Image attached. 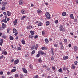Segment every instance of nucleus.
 Listing matches in <instances>:
<instances>
[{
  "instance_id": "1",
  "label": "nucleus",
  "mask_w": 78,
  "mask_h": 78,
  "mask_svg": "<svg viewBox=\"0 0 78 78\" xmlns=\"http://www.w3.org/2000/svg\"><path fill=\"white\" fill-rule=\"evenodd\" d=\"M46 18L47 19H51V17H50V13H48V12H47L45 14Z\"/></svg>"
},
{
  "instance_id": "2",
  "label": "nucleus",
  "mask_w": 78,
  "mask_h": 78,
  "mask_svg": "<svg viewBox=\"0 0 78 78\" xmlns=\"http://www.w3.org/2000/svg\"><path fill=\"white\" fill-rule=\"evenodd\" d=\"M7 3L8 2H2L1 3V5L2 6H6Z\"/></svg>"
},
{
  "instance_id": "3",
  "label": "nucleus",
  "mask_w": 78,
  "mask_h": 78,
  "mask_svg": "<svg viewBox=\"0 0 78 78\" xmlns=\"http://www.w3.org/2000/svg\"><path fill=\"white\" fill-rule=\"evenodd\" d=\"M63 28V26H62V25H60L59 27L60 30V31H63V29H62Z\"/></svg>"
},
{
  "instance_id": "4",
  "label": "nucleus",
  "mask_w": 78,
  "mask_h": 78,
  "mask_svg": "<svg viewBox=\"0 0 78 78\" xmlns=\"http://www.w3.org/2000/svg\"><path fill=\"white\" fill-rule=\"evenodd\" d=\"M38 53H39V54H41V55H45V53H44V52H43V51H38Z\"/></svg>"
},
{
  "instance_id": "5",
  "label": "nucleus",
  "mask_w": 78,
  "mask_h": 78,
  "mask_svg": "<svg viewBox=\"0 0 78 78\" xmlns=\"http://www.w3.org/2000/svg\"><path fill=\"white\" fill-rule=\"evenodd\" d=\"M19 62V61L18 59L16 60L14 62V64L15 65H16L17 64H18Z\"/></svg>"
},
{
  "instance_id": "6",
  "label": "nucleus",
  "mask_w": 78,
  "mask_h": 78,
  "mask_svg": "<svg viewBox=\"0 0 78 78\" xmlns=\"http://www.w3.org/2000/svg\"><path fill=\"white\" fill-rule=\"evenodd\" d=\"M22 69L23 72H24L25 73H27V69L25 68H23Z\"/></svg>"
},
{
  "instance_id": "7",
  "label": "nucleus",
  "mask_w": 78,
  "mask_h": 78,
  "mask_svg": "<svg viewBox=\"0 0 78 78\" xmlns=\"http://www.w3.org/2000/svg\"><path fill=\"white\" fill-rule=\"evenodd\" d=\"M20 5H22L23 4V1L22 0H20L19 2Z\"/></svg>"
},
{
  "instance_id": "8",
  "label": "nucleus",
  "mask_w": 78,
  "mask_h": 78,
  "mask_svg": "<svg viewBox=\"0 0 78 78\" xmlns=\"http://www.w3.org/2000/svg\"><path fill=\"white\" fill-rule=\"evenodd\" d=\"M7 14L8 16H11V13L9 12V11H8L7 12Z\"/></svg>"
},
{
  "instance_id": "9",
  "label": "nucleus",
  "mask_w": 78,
  "mask_h": 78,
  "mask_svg": "<svg viewBox=\"0 0 78 78\" xmlns=\"http://www.w3.org/2000/svg\"><path fill=\"white\" fill-rule=\"evenodd\" d=\"M13 23L14 25H16V24H17V19H16L15 20L13 21Z\"/></svg>"
},
{
  "instance_id": "10",
  "label": "nucleus",
  "mask_w": 78,
  "mask_h": 78,
  "mask_svg": "<svg viewBox=\"0 0 78 78\" xmlns=\"http://www.w3.org/2000/svg\"><path fill=\"white\" fill-rule=\"evenodd\" d=\"M69 58V57L68 56H65L63 57V58L64 60H66V59H68Z\"/></svg>"
},
{
  "instance_id": "11",
  "label": "nucleus",
  "mask_w": 78,
  "mask_h": 78,
  "mask_svg": "<svg viewBox=\"0 0 78 78\" xmlns=\"http://www.w3.org/2000/svg\"><path fill=\"white\" fill-rule=\"evenodd\" d=\"M6 25L4 23H2V28H6Z\"/></svg>"
},
{
  "instance_id": "12",
  "label": "nucleus",
  "mask_w": 78,
  "mask_h": 78,
  "mask_svg": "<svg viewBox=\"0 0 78 78\" xmlns=\"http://www.w3.org/2000/svg\"><path fill=\"white\" fill-rule=\"evenodd\" d=\"M70 17L71 19H74V17H73V14H70Z\"/></svg>"
},
{
  "instance_id": "13",
  "label": "nucleus",
  "mask_w": 78,
  "mask_h": 78,
  "mask_svg": "<svg viewBox=\"0 0 78 78\" xmlns=\"http://www.w3.org/2000/svg\"><path fill=\"white\" fill-rule=\"evenodd\" d=\"M44 41L46 43V44H48L49 42V41H48V40L47 39V38H46L45 39Z\"/></svg>"
},
{
  "instance_id": "14",
  "label": "nucleus",
  "mask_w": 78,
  "mask_h": 78,
  "mask_svg": "<svg viewBox=\"0 0 78 78\" xmlns=\"http://www.w3.org/2000/svg\"><path fill=\"white\" fill-rule=\"evenodd\" d=\"M26 17H27V16H23V17L21 18V19L22 20H24V19H25V18H26Z\"/></svg>"
},
{
  "instance_id": "15",
  "label": "nucleus",
  "mask_w": 78,
  "mask_h": 78,
  "mask_svg": "<svg viewBox=\"0 0 78 78\" xmlns=\"http://www.w3.org/2000/svg\"><path fill=\"white\" fill-rule=\"evenodd\" d=\"M17 32V30L16 29L14 28L13 30V33H15Z\"/></svg>"
},
{
  "instance_id": "16",
  "label": "nucleus",
  "mask_w": 78,
  "mask_h": 78,
  "mask_svg": "<svg viewBox=\"0 0 78 78\" xmlns=\"http://www.w3.org/2000/svg\"><path fill=\"white\" fill-rule=\"evenodd\" d=\"M74 50H75L76 51H77L78 50V47L76 46H75L74 48Z\"/></svg>"
},
{
  "instance_id": "17",
  "label": "nucleus",
  "mask_w": 78,
  "mask_h": 78,
  "mask_svg": "<svg viewBox=\"0 0 78 78\" xmlns=\"http://www.w3.org/2000/svg\"><path fill=\"white\" fill-rule=\"evenodd\" d=\"M9 38L10 40H11L12 41L14 40V37H13L12 36H10Z\"/></svg>"
},
{
  "instance_id": "18",
  "label": "nucleus",
  "mask_w": 78,
  "mask_h": 78,
  "mask_svg": "<svg viewBox=\"0 0 78 78\" xmlns=\"http://www.w3.org/2000/svg\"><path fill=\"white\" fill-rule=\"evenodd\" d=\"M22 43L23 44H25V40L23 39L21 41Z\"/></svg>"
},
{
  "instance_id": "19",
  "label": "nucleus",
  "mask_w": 78,
  "mask_h": 78,
  "mask_svg": "<svg viewBox=\"0 0 78 78\" xmlns=\"http://www.w3.org/2000/svg\"><path fill=\"white\" fill-rule=\"evenodd\" d=\"M30 32L31 35H34V31L31 30Z\"/></svg>"
},
{
  "instance_id": "20",
  "label": "nucleus",
  "mask_w": 78,
  "mask_h": 78,
  "mask_svg": "<svg viewBox=\"0 0 78 78\" xmlns=\"http://www.w3.org/2000/svg\"><path fill=\"white\" fill-rule=\"evenodd\" d=\"M1 22H5V23H7V21L5 20V19L2 20Z\"/></svg>"
},
{
  "instance_id": "21",
  "label": "nucleus",
  "mask_w": 78,
  "mask_h": 78,
  "mask_svg": "<svg viewBox=\"0 0 78 78\" xmlns=\"http://www.w3.org/2000/svg\"><path fill=\"white\" fill-rule=\"evenodd\" d=\"M31 26L29 25L27 27V30H30V29H31Z\"/></svg>"
},
{
  "instance_id": "22",
  "label": "nucleus",
  "mask_w": 78,
  "mask_h": 78,
  "mask_svg": "<svg viewBox=\"0 0 78 78\" xmlns=\"http://www.w3.org/2000/svg\"><path fill=\"white\" fill-rule=\"evenodd\" d=\"M21 12L23 14H25V10H21Z\"/></svg>"
},
{
  "instance_id": "23",
  "label": "nucleus",
  "mask_w": 78,
  "mask_h": 78,
  "mask_svg": "<svg viewBox=\"0 0 78 78\" xmlns=\"http://www.w3.org/2000/svg\"><path fill=\"white\" fill-rule=\"evenodd\" d=\"M35 48H36V46L34 45L31 48V50H34V49Z\"/></svg>"
},
{
  "instance_id": "24",
  "label": "nucleus",
  "mask_w": 78,
  "mask_h": 78,
  "mask_svg": "<svg viewBox=\"0 0 78 78\" xmlns=\"http://www.w3.org/2000/svg\"><path fill=\"white\" fill-rule=\"evenodd\" d=\"M33 37H34V36L30 35L29 36V39H32Z\"/></svg>"
},
{
  "instance_id": "25",
  "label": "nucleus",
  "mask_w": 78,
  "mask_h": 78,
  "mask_svg": "<svg viewBox=\"0 0 78 78\" xmlns=\"http://www.w3.org/2000/svg\"><path fill=\"white\" fill-rule=\"evenodd\" d=\"M62 16H66V13L65 12H64L62 13Z\"/></svg>"
},
{
  "instance_id": "26",
  "label": "nucleus",
  "mask_w": 78,
  "mask_h": 78,
  "mask_svg": "<svg viewBox=\"0 0 78 78\" xmlns=\"http://www.w3.org/2000/svg\"><path fill=\"white\" fill-rule=\"evenodd\" d=\"M50 24V22L49 21H47L46 23V26H48Z\"/></svg>"
},
{
  "instance_id": "27",
  "label": "nucleus",
  "mask_w": 78,
  "mask_h": 78,
  "mask_svg": "<svg viewBox=\"0 0 78 78\" xmlns=\"http://www.w3.org/2000/svg\"><path fill=\"white\" fill-rule=\"evenodd\" d=\"M5 8H6L5 6H2V8H1V10L2 11L5 10Z\"/></svg>"
},
{
  "instance_id": "28",
  "label": "nucleus",
  "mask_w": 78,
  "mask_h": 78,
  "mask_svg": "<svg viewBox=\"0 0 78 78\" xmlns=\"http://www.w3.org/2000/svg\"><path fill=\"white\" fill-rule=\"evenodd\" d=\"M37 13H41V12H42V11H41L40 9H38L37 10Z\"/></svg>"
},
{
  "instance_id": "29",
  "label": "nucleus",
  "mask_w": 78,
  "mask_h": 78,
  "mask_svg": "<svg viewBox=\"0 0 78 78\" xmlns=\"http://www.w3.org/2000/svg\"><path fill=\"white\" fill-rule=\"evenodd\" d=\"M37 25L39 27H41V26H42V23H41V22H40Z\"/></svg>"
},
{
  "instance_id": "30",
  "label": "nucleus",
  "mask_w": 78,
  "mask_h": 78,
  "mask_svg": "<svg viewBox=\"0 0 78 78\" xmlns=\"http://www.w3.org/2000/svg\"><path fill=\"white\" fill-rule=\"evenodd\" d=\"M16 69H13L11 70V72H16Z\"/></svg>"
},
{
  "instance_id": "31",
  "label": "nucleus",
  "mask_w": 78,
  "mask_h": 78,
  "mask_svg": "<svg viewBox=\"0 0 78 78\" xmlns=\"http://www.w3.org/2000/svg\"><path fill=\"white\" fill-rule=\"evenodd\" d=\"M58 71L59 72H62V68H60L58 70Z\"/></svg>"
},
{
  "instance_id": "32",
  "label": "nucleus",
  "mask_w": 78,
  "mask_h": 78,
  "mask_svg": "<svg viewBox=\"0 0 78 78\" xmlns=\"http://www.w3.org/2000/svg\"><path fill=\"white\" fill-rule=\"evenodd\" d=\"M41 49L42 50H47V48L45 47H42Z\"/></svg>"
},
{
  "instance_id": "33",
  "label": "nucleus",
  "mask_w": 78,
  "mask_h": 78,
  "mask_svg": "<svg viewBox=\"0 0 78 78\" xmlns=\"http://www.w3.org/2000/svg\"><path fill=\"white\" fill-rule=\"evenodd\" d=\"M60 47L62 50V49H64V46H63V45H62L61 46H60Z\"/></svg>"
},
{
  "instance_id": "34",
  "label": "nucleus",
  "mask_w": 78,
  "mask_h": 78,
  "mask_svg": "<svg viewBox=\"0 0 78 78\" xmlns=\"http://www.w3.org/2000/svg\"><path fill=\"white\" fill-rule=\"evenodd\" d=\"M38 61L39 62H42L41 59V58L38 59Z\"/></svg>"
},
{
  "instance_id": "35",
  "label": "nucleus",
  "mask_w": 78,
  "mask_h": 78,
  "mask_svg": "<svg viewBox=\"0 0 78 78\" xmlns=\"http://www.w3.org/2000/svg\"><path fill=\"white\" fill-rule=\"evenodd\" d=\"M72 69H75V66L73 64L72 65Z\"/></svg>"
},
{
  "instance_id": "36",
  "label": "nucleus",
  "mask_w": 78,
  "mask_h": 78,
  "mask_svg": "<svg viewBox=\"0 0 78 78\" xmlns=\"http://www.w3.org/2000/svg\"><path fill=\"white\" fill-rule=\"evenodd\" d=\"M9 30H10V29L9 28H8L7 29V33H9Z\"/></svg>"
},
{
  "instance_id": "37",
  "label": "nucleus",
  "mask_w": 78,
  "mask_h": 78,
  "mask_svg": "<svg viewBox=\"0 0 78 78\" xmlns=\"http://www.w3.org/2000/svg\"><path fill=\"white\" fill-rule=\"evenodd\" d=\"M35 50H33L31 52V53L32 54H34V53H35Z\"/></svg>"
},
{
  "instance_id": "38",
  "label": "nucleus",
  "mask_w": 78,
  "mask_h": 78,
  "mask_svg": "<svg viewBox=\"0 0 78 78\" xmlns=\"http://www.w3.org/2000/svg\"><path fill=\"white\" fill-rule=\"evenodd\" d=\"M18 76H19L18 74H16L15 75V78H17Z\"/></svg>"
},
{
  "instance_id": "39",
  "label": "nucleus",
  "mask_w": 78,
  "mask_h": 78,
  "mask_svg": "<svg viewBox=\"0 0 78 78\" xmlns=\"http://www.w3.org/2000/svg\"><path fill=\"white\" fill-rule=\"evenodd\" d=\"M29 67L30 68V69H33V66L32 65H29Z\"/></svg>"
},
{
  "instance_id": "40",
  "label": "nucleus",
  "mask_w": 78,
  "mask_h": 78,
  "mask_svg": "<svg viewBox=\"0 0 78 78\" xmlns=\"http://www.w3.org/2000/svg\"><path fill=\"white\" fill-rule=\"evenodd\" d=\"M67 68H63V70H65V71H66L67 70Z\"/></svg>"
},
{
  "instance_id": "41",
  "label": "nucleus",
  "mask_w": 78,
  "mask_h": 78,
  "mask_svg": "<svg viewBox=\"0 0 78 78\" xmlns=\"http://www.w3.org/2000/svg\"><path fill=\"white\" fill-rule=\"evenodd\" d=\"M74 22H76L77 21V19L76 18H75L74 20Z\"/></svg>"
},
{
  "instance_id": "42",
  "label": "nucleus",
  "mask_w": 78,
  "mask_h": 78,
  "mask_svg": "<svg viewBox=\"0 0 78 78\" xmlns=\"http://www.w3.org/2000/svg\"><path fill=\"white\" fill-rule=\"evenodd\" d=\"M7 54V52L6 51H5L4 53V55H6Z\"/></svg>"
},
{
  "instance_id": "43",
  "label": "nucleus",
  "mask_w": 78,
  "mask_h": 78,
  "mask_svg": "<svg viewBox=\"0 0 78 78\" xmlns=\"http://www.w3.org/2000/svg\"><path fill=\"white\" fill-rule=\"evenodd\" d=\"M38 37V36L36 35L34 37V39H37Z\"/></svg>"
},
{
  "instance_id": "44",
  "label": "nucleus",
  "mask_w": 78,
  "mask_h": 78,
  "mask_svg": "<svg viewBox=\"0 0 78 78\" xmlns=\"http://www.w3.org/2000/svg\"><path fill=\"white\" fill-rule=\"evenodd\" d=\"M3 14L5 15V16H7V15H6V13L5 12H3Z\"/></svg>"
},
{
  "instance_id": "45",
  "label": "nucleus",
  "mask_w": 78,
  "mask_h": 78,
  "mask_svg": "<svg viewBox=\"0 0 78 78\" xmlns=\"http://www.w3.org/2000/svg\"><path fill=\"white\" fill-rule=\"evenodd\" d=\"M33 78H38V75H36L35 76H34Z\"/></svg>"
},
{
  "instance_id": "46",
  "label": "nucleus",
  "mask_w": 78,
  "mask_h": 78,
  "mask_svg": "<svg viewBox=\"0 0 78 78\" xmlns=\"http://www.w3.org/2000/svg\"><path fill=\"white\" fill-rule=\"evenodd\" d=\"M77 64H78V62L76 61L74 62L75 65H77Z\"/></svg>"
},
{
  "instance_id": "47",
  "label": "nucleus",
  "mask_w": 78,
  "mask_h": 78,
  "mask_svg": "<svg viewBox=\"0 0 78 78\" xmlns=\"http://www.w3.org/2000/svg\"><path fill=\"white\" fill-rule=\"evenodd\" d=\"M64 41L65 42H66H66H67V40L65 39H64Z\"/></svg>"
},
{
  "instance_id": "48",
  "label": "nucleus",
  "mask_w": 78,
  "mask_h": 78,
  "mask_svg": "<svg viewBox=\"0 0 78 78\" xmlns=\"http://www.w3.org/2000/svg\"><path fill=\"white\" fill-rule=\"evenodd\" d=\"M59 45L60 46H61V45H62V42H59Z\"/></svg>"
},
{
  "instance_id": "49",
  "label": "nucleus",
  "mask_w": 78,
  "mask_h": 78,
  "mask_svg": "<svg viewBox=\"0 0 78 78\" xmlns=\"http://www.w3.org/2000/svg\"><path fill=\"white\" fill-rule=\"evenodd\" d=\"M4 57V56L3 55H2L0 57V59H1L2 58H3Z\"/></svg>"
},
{
  "instance_id": "50",
  "label": "nucleus",
  "mask_w": 78,
  "mask_h": 78,
  "mask_svg": "<svg viewBox=\"0 0 78 78\" xmlns=\"http://www.w3.org/2000/svg\"><path fill=\"white\" fill-rule=\"evenodd\" d=\"M40 56V55H39V54L38 53L37 55V58H39Z\"/></svg>"
},
{
  "instance_id": "51",
  "label": "nucleus",
  "mask_w": 78,
  "mask_h": 78,
  "mask_svg": "<svg viewBox=\"0 0 78 78\" xmlns=\"http://www.w3.org/2000/svg\"><path fill=\"white\" fill-rule=\"evenodd\" d=\"M18 50H21V48L20 47H18Z\"/></svg>"
},
{
  "instance_id": "52",
  "label": "nucleus",
  "mask_w": 78,
  "mask_h": 78,
  "mask_svg": "<svg viewBox=\"0 0 78 78\" xmlns=\"http://www.w3.org/2000/svg\"><path fill=\"white\" fill-rule=\"evenodd\" d=\"M52 69L53 70H56V68H55L54 66H52Z\"/></svg>"
},
{
  "instance_id": "53",
  "label": "nucleus",
  "mask_w": 78,
  "mask_h": 78,
  "mask_svg": "<svg viewBox=\"0 0 78 78\" xmlns=\"http://www.w3.org/2000/svg\"><path fill=\"white\" fill-rule=\"evenodd\" d=\"M55 23H58V20H56Z\"/></svg>"
},
{
  "instance_id": "54",
  "label": "nucleus",
  "mask_w": 78,
  "mask_h": 78,
  "mask_svg": "<svg viewBox=\"0 0 78 78\" xmlns=\"http://www.w3.org/2000/svg\"><path fill=\"white\" fill-rule=\"evenodd\" d=\"M3 39H1L0 42H2L3 43Z\"/></svg>"
},
{
  "instance_id": "55",
  "label": "nucleus",
  "mask_w": 78,
  "mask_h": 78,
  "mask_svg": "<svg viewBox=\"0 0 78 78\" xmlns=\"http://www.w3.org/2000/svg\"><path fill=\"white\" fill-rule=\"evenodd\" d=\"M2 37H3V38H4L5 39H6V36H2Z\"/></svg>"
},
{
  "instance_id": "56",
  "label": "nucleus",
  "mask_w": 78,
  "mask_h": 78,
  "mask_svg": "<svg viewBox=\"0 0 78 78\" xmlns=\"http://www.w3.org/2000/svg\"><path fill=\"white\" fill-rule=\"evenodd\" d=\"M13 61H14V59H12L11 61V62H13Z\"/></svg>"
},
{
  "instance_id": "57",
  "label": "nucleus",
  "mask_w": 78,
  "mask_h": 78,
  "mask_svg": "<svg viewBox=\"0 0 78 78\" xmlns=\"http://www.w3.org/2000/svg\"><path fill=\"white\" fill-rule=\"evenodd\" d=\"M0 75H3V72L2 71H1L0 73Z\"/></svg>"
},
{
  "instance_id": "58",
  "label": "nucleus",
  "mask_w": 78,
  "mask_h": 78,
  "mask_svg": "<svg viewBox=\"0 0 78 78\" xmlns=\"http://www.w3.org/2000/svg\"><path fill=\"white\" fill-rule=\"evenodd\" d=\"M54 46H55V47H58V45L57 44H54Z\"/></svg>"
},
{
  "instance_id": "59",
  "label": "nucleus",
  "mask_w": 78,
  "mask_h": 78,
  "mask_svg": "<svg viewBox=\"0 0 78 78\" xmlns=\"http://www.w3.org/2000/svg\"><path fill=\"white\" fill-rule=\"evenodd\" d=\"M17 34H18V33L16 32L15 34L14 35L15 36H17Z\"/></svg>"
},
{
  "instance_id": "60",
  "label": "nucleus",
  "mask_w": 78,
  "mask_h": 78,
  "mask_svg": "<svg viewBox=\"0 0 78 78\" xmlns=\"http://www.w3.org/2000/svg\"><path fill=\"white\" fill-rule=\"evenodd\" d=\"M7 18V16H5V20H6V19Z\"/></svg>"
},
{
  "instance_id": "61",
  "label": "nucleus",
  "mask_w": 78,
  "mask_h": 78,
  "mask_svg": "<svg viewBox=\"0 0 78 78\" xmlns=\"http://www.w3.org/2000/svg\"><path fill=\"white\" fill-rule=\"evenodd\" d=\"M42 34H43V35L44 34H45V32L44 31H42Z\"/></svg>"
},
{
  "instance_id": "62",
  "label": "nucleus",
  "mask_w": 78,
  "mask_h": 78,
  "mask_svg": "<svg viewBox=\"0 0 78 78\" xmlns=\"http://www.w3.org/2000/svg\"><path fill=\"white\" fill-rule=\"evenodd\" d=\"M2 44H3V43L2 42H0V45H1L2 46Z\"/></svg>"
},
{
  "instance_id": "63",
  "label": "nucleus",
  "mask_w": 78,
  "mask_h": 78,
  "mask_svg": "<svg viewBox=\"0 0 78 78\" xmlns=\"http://www.w3.org/2000/svg\"><path fill=\"white\" fill-rule=\"evenodd\" d=\"M2 78H5V76H2Z\"/></svg>"
},
{
  "instance_id": "64",
  "label": "nucleus",
  "mask_w": 78,
  "mask_h": 78,
  "mask_svg": "<svg viewBox=\"0 0 78 78\" xmlns=\"http://www.w3.org/2000/svg\"><path fill=\"white\" fill-rule=\"evenodd\" d=\"M76 4H78V0H77L76 1Z\"/></svg>"
}]
</instances>
